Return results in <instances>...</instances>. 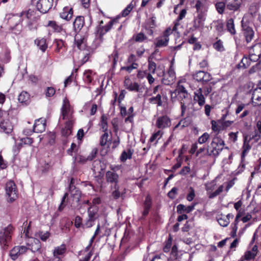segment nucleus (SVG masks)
<instances>
[{
    "label": "nucleus",
    "mask_w": 261,
    "mask_h": 261,
    "mask_svg": "<svg viewBox=\"0 0 261 261\" xmlns=\"http://www.w3.org/2000/svg\"><path fill=\"white\" fill-rule=\"evenodd\" d=\"M14 229L13 226L9 224L0 231V245L3 250L7 249L10 244Z\"/></svg>",
    "instance_id": "f257e3e1"
},
{
    "label": "nucleus",
    "mask_w": 261,
    "mask_h": 261,
    "mask_svg": "<svg viewBox=\"0 0 261 261\" xmlns=\"http://www.w3.org/2000/svg\"><path fill=\"white\" fill-rule=\"evenodd\" d=\"M117 22V20L114 19L110 21L104 26L98 27L97 28L96 34L98 37L95 39V41L96 42V43L93 45V47H97L102 43L103 41V35L112 29L113 24H116Z\"/></svg>",
    "instance_id": "f03ea898"
},
{
    "label": "nucleus",
    "mask_w": 261,
    "mask_h": 261,
    "mask_svg": "<svg viewBox=\"0 0 261 261\" xmlns=\"http://www.w3.org/2000/svg\"><path fill=\"white\" fill-rule=\"evenodd\" d=\"M224 142L219 138H215L211 142L206 152L210 155H218L223 149Z\"/></svg>",
    "instance_id": "7ed1b4c3"
},
{
    "label": "nucleus",
    "mask_w": 261,
    "mask_h": 261,
    "mask_svg": "<svg viewBox=\"0 0 261 261\" xmlns=\"http://www.w3.org/2000/svg\"><path fill=\"white\" fill-rule=\"evenodd\" d=\"M173 31V29L168 28L163 32L162 35L157 37L154 43L155 47L167 46L169 41V36L172 33Z\"/></svg>",
    "instance_id": "20e7f679"
},
{
    "label": "nucleus",
    "mask_w": 261,
    "mask_h": 261,
    "mask_svg": "<svg viewBox=\"0 0 261 261\" xmlns=\"http://www.w3.org/2000/svg\"><path fill=\"white\" fill-rule=\"evenodd\" d=\"M5 189L8 201L13 202L18 197L16 185L13 181H9L6 185Z\"/></svg>",
    "instance_id": "39448f33"
},
{
    "label": "nucleus",
    "mask_w": 261,
    "mask_h": 261,
    "mask_svg": "<svg viewBox=\"0 0 261 261\" xmlns=\"http://www.w3.org/2000/svg\"><path fill=\"white\" fill-rule=\"evenodd\" d=\"M61 117L62 119L68 120H73V110L70 105L68 100L65 98L63 100V103L61 108Z\"/></svg>",
    "instance_id": "423d86ee"
},
{
    "label": "nucleus",
    "mask_w": 261,
    "mask_h": 261,
    "mask_svg": "<svg viewBox=\"0 0 261 261\" xmlns=\"http://www.w3.org/2000/svg\"><path fill=\"white\" fill-rule=\"evenodd\" d=\"M98 207L96 206H90L88 209V219L86 222L87 227H91L94 225V221L98 218Z\"/></svg>",
    "instance_id": "0eeeda50"
},
{
    "label": "nucleus",
    "mask_w": 261,
    "mask_h": 261,
    "mask_svg": "<svg viewBox=\"0 0 261 261\" xmlns=\"http://www.w3.org/2000/svg\"><path fill=\"white\" fill-rule=\"evenodd\" d=\"M54 0H39L36 4L37 9L41 13L48 12L53 6Z\"/></svg>",
    "instance_id": "6e6552de"
},
{
    "label": "nucleus",
    "mask_w": 261,
    "mask_h": 261,
    "mask_svg": "<svg viewBox=\"0 0 261 261\" xmlns=\"http://www.w3.org/2000/svg\"><path fill=\"white\" fill-rule=\"evenodd\" d=\"M171 119L167 115H163L157 117L155 126L160 129H164L170 126Z\"/></svg>",
    "instance_id": "1a4fd4ad"
},
{
    "label": "nucleus",
    "mask_w": 261,
    "mask_h": 261,
    "mask_svg": "<svg viewBox=\"0 0 261 261\" xmlns=\"http://www.w3.org/2000/svg\"><path fill=\"white\" fill-rule=\"evenodd\" d=\"M215 182L214 181L206 185V191L210 198H213L216 197L223 191L224 185L220 186L214 192H212L215 189Z\"/></svg>",
    "instance_id": "9d476101"
},
{
    "label": "nucleus",
    "mask_w": 261,
    "mask_h": 261,
    "mask_svg": "<svg viewBox=\"0 0 261 261\" xmlns=\"http://www.w3.org/2000/svg\"><path fill=\"white\" fill-rule=\"evenodd\" d=\"M28 250V248L24 246H15L9 252V255L12 259L15 260L20 255L24 254Z\"/></svg>",
    "instance_id": "9b49d317"
},
{
    "label": "nucleus",
    "mask_w": 261,
    "mask_h": 261,
    "mask_svg": "<svg viewBox=\"0 0 261 261\" xmlns=\"http://www.w3.org/2000/svg\"><path fill=\"white\" fill-rule=\"evenodd\" d=\"M112 171H108L106 173V179L107 182L118 186L119 182V175L114 171L115 168L111 167Z\"/></svg>",
    "instance_id": "f8f14e48"
},
{
    "label": "nucleus",
    "mask_w": 261,
    "mask_h": 261,
    "mask_svg": "<svg viewBox=\"0 0 261 261\" xmlns=\"http://www.w3.org/2000/svg\"><path fill=\"white\" fill-rule=\"evenodd\" d=\"M13 129V125L9 119H3L0 122V132L9 134Z\"/></svg>",
    "instance_id": "ddd939ff"
},
{
    "label": "nucleus",
    "mask_w": 261,
    "mask_h": 261,
    "mask_svg": "<svg viewBox=\"0 0 261 261\" xmlns=\"http://www.w3.org/2000/svg\"><path fill=\"white\" fill-rule=\"evenodd\" d=\"M251 99L254 106L261 105V87L256 88L254 89Z\"/></svg>",
    "instance_id": "4468645a"
},
{
    "label": "nucleus",
    "mask_w": 261,
    "mask_h": 261,
    "mask_svg": "<svg viewBox=\"0 0 261 261\" xmlns=\"http://www.w3.org/2000/svg\"><path fill=\"white\" fill-rule=\"evenodd\" d=\"M233 217V215L232 214H228L227 215L220 214L217 216V221L221 226L226 227L229 224L230 219Z\"/></svg>",
    "instance_id": "2eb2a0df"
},
{
    "label": "nucleus",
    "mask_w": 261,
    "mask_h": 261,
    "mask_svg": "<svg viewBox=\"0 0 261 261\" xmlns=\"http://www.w3.org/2000/svg\"><path fill=\"white\" fill-rule=\"evenodd\" d=\"M225 1L227 9L236 11L240 8L243 0H225Z\"/></svg>",
    "instance_id": "dca6fc26"
},
{
    "label": "nucleus",
    "mask_w": 261,
    "mask_h": 261,
    "mask_svg": "<svg viewBox=\"0 0 261 261\" xmlns=\"http://www.w3.org/2000/svg\"><path fill=\"white\" fill-rule=\"evenodd\" d=\"M252 50H253V48L250 50V55L249 58H243L242 59L241 63L243 64V66L244 68H247L248 66H249V64L248 63V61L249 60H250L251 61L255 62L257 60H258L259 58L260 57L259 54H254L252 53Z\"/></svg>",
    "instance_id": "f3484780"
},
{
    "label": "nucleus",
    "mask_w": 261,
    "mask_h": 261,
    "mask_svg": "<svg viewBox=\"0 0 261 261\" xmlns=\"http://www.w3.org/2000/svg\"><path fill=\"white\" fill-rule=\"evenodd\" d=\"M164 75L169 76V80H170L169 81H167L165 79L162 80V83L165 85H172L174 83L176 78L175 71L171 66L169 68L167 73L164 74Z\"/></svg>",
    "instance_id": "a211bd4d"
},
{
    "label": "nucleus",
    "mask_w": 261,
    "mask_h": 261,
    "mask_svg": "<svg viewBox=\"0 0 261 261\" xmlns=\"http://www.w3.org/2000/svg\"><path fill=\"white\" fill-rule=\"evenodd\" d=\"M73 9L68 7H65L62 12L60 13V16L66 20H70L73 16Z\"/></svg>",
    "instance_id": "6ab92c4d"
},
{
    "label": "nucleus",
    "mask_w": 261,
    "mask_h": 261,
    "mask_svg": "<svg viewBox=\"0 0 261 261\" xmlns=\"http://www.w3.org/2000/svg\"><path fill=\"white\" fill-rule=\"evenodd\" d=\"M211 79V76L210 73L203 71H199L197 72V81L203 83H206Z\"/></svg>",
    "instance_id": "aec40b11"
},
{
    "label": "nucleus",
    "mask_w": 261,
    "mask_h": 261,
    "mask_svg": "<svg viewBox=\"0 0 261 261\" xmlns=\"http://www.w3.org/2000/svg\"><path fill=\"white\" fill-rule=\"evenodd\" d=\"M74 120H67L65 123L64 127L62 130V135L67 137L71 135Z\"/></svg>",
    "instance_id": "412c9836"
},
{
    "label": "nucleus",
    "mask_w": 261,
    "mask_h": 261,
    "mask_svg": "<svg viewBox=\"0 0 261 261\" xmlns=\"http://www.w3.org/2000/svg\"><path fill=\"white\" fill-rule=\"evenodd\" d=\"M85 24L84 17L83 16H78L73 22V27L76 32H79Z\"/></svg>",
    "instance_id": "4be33fe9"
},
{
    "label": "nucleus",
    "mask_w": 261,
    "mask_h": 261,
    "mask_svg": "<svg viewBox=\"0 0 261 261\" xmlns=\"http://www.w3.org/2000/svg\"><path fill=\"white\" fill-rule=\"evenodd\" d=\"M251 141V137L245 136L244 138V144L243 146L242 156L246 155L251 148V145L250 142Z\"/></svg>",
    "instance_id": "5701e85b"
},
{
    "label": "nucleus",
    "mask_w": 261,
    "mask_h": 261,
    "mask_svg": "<svg viewBox=\"0 0 261 261\" xmlns=\"http://www.w3.org/2000/svg\"><path fill=\"white\" fill-rule=\"evenodd\" d=\"M192 119L190 117H187L181 120L178 124H177L173 128V130H175L178 127L182 129L185 127L189 126L192 123Z\"/></svg>",
    "instance_id": "b1692460"
},
{
    "label": "nucleus",
    "mask_w": 261,
    "mask_h": 261,
    "mask_svg": "<svg viewBox=\"0 0 261 261\" xmlns=\"http://www.w3.org/2000/svg\"><path fill=\"white\" fill-rule=\"evenodd\" d=\"M30 246V248H28V250L30 249L33 252H39L41 253V245L38 239H33Z\"/></svg>",
    "instance_id": "393cba45"
},
{
    "label": "nucleus",
    "mask_w": 261,
    "mask_h": 261,
    "mask_svg": "<svg viewBox=\"0 0 261 261\" xmlns=\"http://www.w3.org/2000/svg\"><path fill=\"white\" fill-rule=\"evenodd\" d=\"M35 43L42 52H45L47 48L46 39L44 38H38L35 40Z\"/></svg>",
    "instance_id": "a878e982"
},
{
    "label": "nucleus",
    "mask_w": 261,
    "mask_h": 261,
    "mask_svg": "<svg viewBox=\"0 0 261 261\" xmlns=\"http://www.w3.org/2000/svg\"><path fill=\"white\" fill-rule=\"evenodd\" d=\"M56 44V48L55 51L58 53H60L67 49L66 44L65 42L62 39H56L55 40Z\"/></svg>",
    "instance_id": "bb28decb"
},
{
    "label": "nucleus",
    "mask_w": 261,
    "mask_h": 261,
    "mask_svg": "<svg viewBox=\"0 0 261 261\" xmlns=\"http://www.w3.org/2000/svg\"><path fill=\"white\" fill-rule=\"evenodd\" d=\"M45 129V124L42 122H40L38 119L35 121L33 131L34 133H40L43 132Z\"/></svg>",
    "instance_id": "cd10ccee"
},
{
    "label": "nucleus",
    "mask_w": 261,
    "mask_h": 261,
    "mask_svg": "<svg viewBox=\"0 0 261 261\" xmlns=\"http://www.w3.org/2000/svg\"><path fill=\"white\" fill-rule=\"evenodd\" d=\"M148 101L150 104L156 105L158 107H161L163 106L162 96L160 94H158L155 96H152L148 98Z\"/></svg>",
    "instance_id": "c85d7f7f"
},
{
    "label": "nucleus",
    "mask_w": 261,
    "mask_h": 261,
    "mask_svg": "<svg viewBox=\"0 0 261 261\" xmlns=\"http://www.w3.org/2000/svg\"><path fill=\"white\" fill-rule=\"evenodd\" d=\"M94 74V72L91 70H86L83 74V80L85 83L87 84L91 83L93 80Z\"/></svg>",
    "instance_id": "c756f323"
},
{
    "label": "nucleus",
    "mask_w": 261,
    "mask_h": 261,
    "mask_svg": "<svg viewBox=\"0 0 261 261\" xmlns=\"http://www.w3.org/2000/svg\"><path fill=\"white\" fill-rule=\"evenodd\" d=\"M18 100L20 103H24L27 105L30 102V95L25 92L22 91L18 96Z\"/></svg>",
    "instance_id": "7c9ffc66"
},
{
    "label": "nucleus",
    "mask_w": 261,
    "mask_h": 261,
    "mask_svg": "<svg viewBox=\"0 0 261 261\" xmlns=\"http://www.w3.org/2000/svg\"><path fill=\"white\" fill-rule=\"evenodd\" d=\"M66 248L65 244H63L60 246L57 247L55 248L53 254L54 256L55 257H58V255H63L66 252Z\"/></svg>",
    "instance_id": "2f4dec72"
},
{
    "label": "nucleus",
    "mask_w": 261,
    "mask_h": 261,
    "mask_svg": "<svg viewBox=\"0 0 261 261\" xmlns=\"http://www.w3.org/2000/svg\"><path fill=\"white\" fill-rule=\"evenodd\" d=\"M244 34L246 41L247 42H250L254 36V32L252 29L250 27H247L244 29Z\"/></svg>",
    "instance_id": "473e14b6"
},
{
    "label": "nucleus",
    "mask_w": 261,
    "mask_h": 261,
    "mask_svg": "<svg viewBox=\"0 0 261 261\" xmlns=\"http://www.w3.org/2000/svg\"><path fill=\"white\" fill-rule=\"evenodd\" d=\"M133 39L136 42H143L147 40V37L142 32H140L133 35Z\"/></svg>",
    "instance_id": "72a5a7b5"
},
{
    "label": "nucleus",
    "mask_w": 261,
    "mask_h": 261,
    "mask_svg": "<svg viewBox=\"0 0 261 261\" xmlns=\"http://www.w3.org/2000/svg\"><path fill=\"white\" fill-rule=\"evenodd\" d=\"M93 172L94 173L96 172H100V171H102L104 168L101 165V163L100 160H95L94 161L92 168Z\"/></svg>",
    "instance_id": "f704fd0d"
},
{
    "label": "nucleus",
    "mask_w": 261,
    "mask_h": 261,
    "mask_svg": "<svg viewBox=\"0 0 261 261\" xmlns=\"http://www.w3.org/2000/svg\"><path fill=\"white\" fill-rule=\"evenodd\" d=\"M69 191L73 198V200H75L76 202H79L81 198V191L76 187H75V189L72 188V191Z\"/></svg>",
    "instance_id": "c9c22d12"
},
{
    "label": "nucleus",
    "mask_w": 261,
    "mask_h": 261,
    "mask_svg": "<svg viewBox=\"0 0 261 261\" xmlns=\"http://www.w3.org/2000/svg\"><path fill=\"white\" fill-rule=\"evenodd\" d=\"M113 188L114 189L112 193V197L113 199H118L121 196L123 195V193L120 192L119 185L114 186Z\"/></svg>",
    "instance_id": "e433bc0d"
},
{
    "label": "nucleus",
    "mask_w": 261,
    "mask_h": 261,
    "mask_svg": "<svg viewBox=\"0 0 261 261\" xmlns=\"http://www.w3.org/2000/svg\"><path fill=\"white\" fill-rule=\"evenodd\" d=\"M133 151L130 149H128L127 151H123L120 156V160L122 162H125L127 159H130L132 158Z\"/></svg>",
    "instance_id": "4c0bfd02"
},
{
    "label": "nucleus",
    "mask_w": 261,
    "mask_h": 261,
    "mask_svg": "<svg viewBox=\"0 0 261 261\" xmlns=\"http://www.w3.org/2000/svg\"><path fill=\"white\" fill-rule=\"evenodd\" d=\"M75 44L80 49L82 48V44H86V39L85 38H79V35H76L74 38Z\"/></svg>",
    "instance_id": "58836bf2"
},
{
    "label": "nucleus",
    "mask_w": 261,
    "mask_h": 261,
    "mask_svg": "<svg viewBox=\"0 0 261 261\" xmlns=\"http://www.w3.org/2000/svg\"><path fill=\"white\" fill-rule=\"evenodd\" d=\"M226 26L227 31L231 34L234 35L236 34V30L234 29V25L233 19L230 18L227 20Z\"/></svg>",
    "instance_id": "ea45409f"
},
{
    "label": "nucleus",
    "mask_w": 261,
    "mask_h": 261,
    "mask_svg": "<svg viewBox=\"0 0 261 261\" xmlns=\"http://www.w3.org/2000/svg\"><path fill=\"white\" fill-rule=\"evenodd\" d=\"M186 14V10L185 9H182L180 11L179 16L174 22V26L173 28V30L175 31L176 30L177 26L179 25V21L185 17Z\"/></svg>",
    "instance_id": "a19ab883"
},
{
    "label": "nucleus",
    "mask_w": 261,
    "mask_h": 261,
    "mask_svg": "<svg viewBox=\"0 0 261 261\" xmlns=\"http://www.w3.org/2000/svg\"><path fill=\"white\" fill-rule=\"evenodd\" d=\"M100 126L103 132H108L107 118L104 115L100 118Z\"/></svg>",
    "instance_id": "79ce46f5"
},
{
    "label": "nucleus",
    "mask_w": 261,
    "mask_h": 261,
    "mask_svg": "<svg viewBox=\"0 0 261 261\" xmlns=\"http://www.w3.org/2000/svg\"><path fill=\"white\" fill-rule=\"evenodd\" d=\"M213 47L218 51H223L225 50L223 42L221 40H218L214 43Z\"/></svg>",
    "instance_id": "37998d69"
},
{
    "label": "nucleus",
    "mask_w": 261,
    "mask_h": 261,
    "mask_svg": "<svg viewBox=\"0 0 261 261\" xmlns=\"http://www.w3.org/2000/svg\"><path fill=\"white\" fill-rule=\"evenodd\" d=\"M138 66L139 65L138 63H134L129 66L121 67L120 70H125L127 72L130 73L133 69H137Z\"/></svg>",
    "instance_id": "c03bdc74"
},
{
    "label": "nucleus",
    "mask_w": 261,
    "mask_h": 261,
    "mask_svg": "<svg viewBox=\"0 0 261 261\" xmlns=\"http://www.w3.org/2000/svg\"><path fill=\"white\" fill-rule=\"evenodd\" d=\"M140 85L138 83H133L132 82L129 86L126 88L128 90L130 91H134V92H139L140 91Z\"/></svg>",
    "instance_id": "a18cd8bd"
},
{
    "label": "nucleus",
    "mask_w": 261,
    "mask_h": 261,
    "mask_svg": "<svg viewBox=\"0 0 261 261\" xmlns=\"http://www.w3.org/2000/svg\"><path fill=\"white\" fill-rule=\"evenodd\" d=\"M172 245V238L170 236L168 239L165 242V245L163 248V251L165 253H168L169 252L171 249V247Z\"/></svg>",
    "instance_id": "49530a36"
},
{
    "label": "nucleus",
    "mask_w": 261,
    "mask_h": 261,
    "mask_svg": "<svg viewBox=\"0 0 261 261\" xmlns=\"http://www.w3.org/2000/svg\"><path fill=\"white\" fill-rule=\"evenodd\" d=\"M195 196V190L192 187H190L188 189V193L187 195V200L189 201H192Z\"/></svg>",
    "instance_id": "de8ad7c7"
},
{
    "label": "nucleus",
    "mask_w": 261,
    "mask_h": 261,
    "mask_svg": "<svg viewBox=\"0 0 261 261\" xmlns=\"http://www.w3.org/2000/svg\"><path fill=\"white\" fill-rule=\"evenodd\" d=\"M109 135L108 132H104V134L101 135L100 139V145L101 146H104L106 145L108 141Z\"/></svg>",
    "instance_id": "09e8293b"
},
{
    "label": "nucleus",
    "mask_w": 261,
    "mask_h": 261,
    "mask_svg": "<svg viewBox=\"0 0 261 261\" xmlns=\"http://www.w3.org/2000/svg\"><path fill=\"white\" fill-rule=\"evenodd\" d=\"M156 63L150 60V58L148 59V70L150 71L149 73L154 74L156 70Z\"/></svg>",
    "instance_id": "8fccbe9b"
},
{
    "label": "nucleus",
    "mask_w": 261,
    "mask_h": 261,
    "mask_svg": "<svg viewBox=\"0 0 261 261\" xmlns=\"http://www.w3.org/2000/svg\"><path fill=\"white\" fill-rule=\"evenodd\" d=\"M202 89L199 88L198 93H197V97H198V102L199 105L202 106L205 103V98L204 96L201 94Z\"/></svg>",
    "instance_id": "3c124183"
},
{
    "label": "nucleus",
    "mask_w": 261,
    "mask_h": 261,
    "mask_svg": "<svg viewBox=\"0 0 261 261\" xmlns=\"http://www.w3.org/2000/svg\"><path fill=\"white\" fill-rule=\"evenodd\" d=\"M48 26L51 27L55 31L58 32L62 30V27L58 25L55 21H49L48 23Z\"/></svg>",
    "instance_id": "603ef678"
},
{
    "label": "nucleus",
    "mask_w": 261,
    "mask_h": 261,
    "mask_svg": "<svg viewBox=\"0 0 261 261\" xmlns=\"http://www.w3.org/2000/svg\"><path fill=\"white\" fill-rule=\"evenodd\" d=\"M255 256V253L252 252L250 250L247 251L244 256L241 258L243 259L250 260Z\"/></svg>",
    "instance_id": "864d4df0"
},
{
    "label": "nucleus",
    "mask_w": 261,
    "mask_h": 261,
    "mask_svg": "<svg viewBox=\"0 0 261 261\" xmlns=\"http://www.w3.org/2000/svg\"><path fill=\"white\" fill-rule=\"evenodd\" d=\"M226 5V3L223 2L217 3L215 6L217 11L220 13L222 14L224 10V8Z\"/></svg>",
    "instance_id": "5fc2aeb1"
},
{
    "label": "nucleus",
    "mask_w": 261,
    "mask_h": 261,
    "mask_svg": "<svg viewBox=\"0 0 261 261\" xmlns=\"http://www.w3.org/2000/svg\"><path fill=\"white\" fill-rule=\"evenodd\" d=\"M133 6L132 4H129L122 11L121 14L123 17L127 16L130 12L132 10Z\"/></svg>",
    "instance_id": "6e6d98bb"
},
{
    "label": "nucleus",
    "mask_w": 261,
    "mask_h": 261,
    "mask_svg": "<svg viewBox=\"0 0 261 261\" xmlns=\"http://www.w3.org/2000/svg\"><path fill=\"white\" fill-rule=\"evenodd\" d=\"M56 92L55 89L53 87H47L45 90V96L47 97L54 95Z\"/></svg>",
    "instance_id": "4d7b16f0"
},
{
    "label": "nucleus",
    "mask_w": 261,
    "mask_h": 261,
    "mask_svg": "<svg viewBox=\"0 0 261 261\" xmlns=\"http://www.w3.org/2000/svg\"><path fill=\"white\" fill-rule=\"evenodd\" d=\"M162 135V133L160 130H158L156 132L152 135L150 138L149 141L151 142H153L156 139H159Z\"/></svg>",
    "instance_id": "13d9d810"
},
{
    "label": "nucleus",
    "mask_w": 261,
    "mask_h": 261,
    "mask_svg": "<svg viewBox=\"0 0 261 261\" xmlns=\"http://www.w3.org/2000/svg\"><path fill=\"white\" fill-rule=\"evenodd\" d=\"M98 152V149L97 148H94L89 155L87 157V160H88L89 161H92L95 158L96 154Z\"/></svg>",
    "instance_id": "bf43d9fd"
},
{
    "label": "nucleus",
    "mask_w": 261,
    "mask_h": 261,
    "mask_svg": "<svg viewBox=\"0 0 261 261\" xmlns=\"http://www.w3.org/2000/svg\"><path fill=\"white\" fill-rule=\"evenodd\" d=\"M194 226L193 220H188L182 228L183 231H188Z\"/></svg>",
    "instance_id": "052dcab7"
},
{
    "label": "nucleus",
    "mask_w": 261,
    "mask_h": 261,
    "mask_svg": "<svg viewBox=\"0 0 261 261\" xmlns=\"http://www.w3.org/2000/svg\"><path fill=\"white\" fill-rule=\"evenodd\" d=\"M187 92L185 88L182 86L180 85L179 84L178 85L176 89L174 90V91L171 94V98H173V95L175 94L176 95V94L180 93V92Z\"/></svg>",
    "instance_id": "680f3d73"
},
{
    "label": "nucleus",
    "mask_w": 261,
    "mask_h": 261,
    "mask_svg": "<svg viewBox=\"0 0 261 261\" xmlns=\"http://www.w3.org/2000/svg\"><path fill=\"white\" fill-rule=\"evenodd\" d=\"M38 235L41 240L45 241L49 237L50 233L48 231H40Z\"/></svg>",
    "instance_id": "e2e57ef3"
},
{
    "label": "nucleus",
    "mask_w": 261,
    "mask_h": 261,
    "mask_svg": "<svg viewBox=\"0 0 261 261\" xmlns=\"http://www.w3.org/2000/svg\"><path fill=\"white\" fill-rule=\"evenodd\" d=\"M178 189L176 187H173L168 193V196L173 199L175 198L176 195L177 194Z\"/></svg>",
    "instance_id": "0e129e2a"
},
{
    "label": "nucleus",
    "mask_w": 261,
    "mask_h": 261,
    "mask_svg": "<svg viewBox=\"0 0 261 261\" xmlns=\"http://www.w3.org/2000/svg\"><path fill=\"white\" fill-rule=\"evenodd\" d=\"M209 135L207 133H204L201 136L198 138V142L199 144H203L206 142L209 138Z\"/></svg>",
    "instance_id": "69168bd1"
},
{
    "label": "nucleus",
    "mask_w": 261,
    "mask_h": 261,
    "mask_svg": "<svg viewBox=\"0 0 261 261\" xmlns=\"http://www.w3.org/2000/svg\"><path fill=\"white\" fill-rule=\"evenodd\" d=\"M77 150V146L75 143H72L70 147L67 149V152L69 155H72V153L74 151H76Z\"/></svg>",
    "instance_id": "338daca9"
},
{
    "label": "nucleus",
    "mask_w": 261,
    "mask_h": 261,
    "mask_svg": "<svg viewBox=\"0 0 261 261\" xmlns=\"http://www.w3.org/2000/svg\"><path fill=\"white\" fill-rule=\"evenodd\" d=\"M151 204H152V202H151V198L149 195H148L146 196V197L145 198V200L144 203V207L150 208V207L151 206Z\"/></svg>",
    "instance_id": "774afa93"
}]
</instances>
